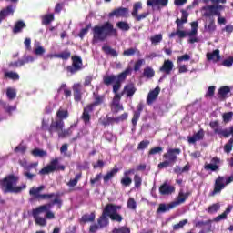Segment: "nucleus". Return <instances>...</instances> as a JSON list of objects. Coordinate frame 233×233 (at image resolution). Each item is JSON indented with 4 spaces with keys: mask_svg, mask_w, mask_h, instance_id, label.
I'll return each instance as SVG.
<instances>
[{
    "mask_svg": "<svg viewBox=\"0 0 233 233\" xmlns=\"http://www.w3.org/2000/svg\"><path fill=\"white\" fill-rule=\"evenodd\" d=\"M93 43L106 41L108 37H117V29L110 22H105L102 25L93 27Z\"/></svg>",
    "mask_w": 233,
    "mask_h": 233,
    "instance_id": "f257e3e1",
    "label": "nucleus"
},
{
    "mask_svg": "<svg viewBox=\"0 0 233 233\" xmlns=\"http://www.w3.org/2000/svg\"><path fill=\"white\" fill-rule=\"evenodd\" d=\"M19 183V177L10 174L0 179V188L4 194H21L26 190V184L15 186Z\"/></svg>",
    "mask_w": 233,
    "mask_h": 233,
    "instance_id": "f03ea898",
    "label": "nucleus"
},
{
    "mask_svg": "<svg viewBox=\"0 0 233 233\" xmlns=\"http://www.w3.org/2000/svg\"><path fill=\"white\" fill-rule=\"evenodd\" d=\"M132 73V68L127 67L122 73L118 74L117 76L112 75H106L103 76V84L106 86H110L113 85V94H117L119 90H121V86L124 81L127 80V76H130Z\"/></svg>",
    "mask_w": 233,
    "mask_h": 233,
    "instance_id": "7ed1b4c3",
    "label": "nucleus"
},
{
    "mask_svg": "<svg viewBox=\"0 0 233 233\" xmlns=\"http://www.w3.org/2000/svg\"><path fill=\"white\" fill-rule=\"evenodd\" d=\"M93 97H94V102L86 105L83 109L81 119L85 123V125H88V123H90V119H92V116H90V114L94 112V107L99 106V105H103L105 101V96L97 95L96 93H93Z\"/></svg>",
    "mask_w": 233,
    "mask_h": 233,
    "instance_id": "20e7f679",
    "label": "nucleus"
},
{
    "mask_svg": "<svg viewBox=\"0 0 233 233\" xmlns=\"http://www.w3.org/2000/svg\"><path fill=\"white\" fill-rule=\"evenodd\" d=\"M181 14V19L177 18L175 22L177 29L176 32L169 34V39L176 37V35H177L179 39H185V37L187 35V31H183L181 28H183V25H185V23H188V12H187L185 9H182Z\"/></svg>",
    "mask_w": 233,
    "mask_h": 233,
    "instance_id": "39448f33",
    "label": "nucleus"
},
{
    "mask_svg": "<svg viewBox=\"0 0 233 233\" xmlns=\"http://www.w3.org/2000/svg\"><path fill=\"white\" fill-rule=\"evenodd\" d=\"M54 205H57L58 208H61V206L63 205V200L61 199L59 193L56 195V198L50 203L42 205V206L33 209L32 210L33 218H39V214H43V212H48V210L50 208H52V207H54Z\"/></svg>",
    "mask_w": 233,
    "mask_h": 233,
    "instance_id": "423d86ee",
    "label": "nucleus"
},
{
    "mask_svg": "<svg viewBox=\"0 0 233 233\" xmlns=\"http://www.w3.org/2000/svg\"><path fill=\"white\" fill-rule=\"evenodd\" d=\"M65 168V165L59 164V158H54L46 167H44L38 174L40 176H47L48 174H54V172H59L60 170L64 172Z\"/></svg>",
    "mask_w": 233,
    "mask_h": 233,
    "instance_id": "0eeeda50",
    "label": "nucleus"
},
{
    "mask_svg": "<svg viewBox=\"0 0 233 233\" xmlns=\"http://www.w3.org/2000/svg\"><path fill=\"white\" fill-rule=\"evenodd\" d=\"M224 181H225V177H221V176L218 177V178L215 180L214 189L209 195L211 196V198H214L216 194H219V192H221V190L225 188L226 185H230V183H233V174L226 179L225 183H223Z\"/></svg>",
    "mask_w": 233,
    "mask_h": 233,
    "instance_id": "6e6552de",
    "label": "nucleus"
},
{
    "mask_svg": "<svg viewBox=\"0 0 233 233\" xmlns=\"http://www.w3.org/2000/svg\"><path fill=\"white\" fill-rule=\"evenodd\" d=\"M210 128H212L214 134H218L220 137H225L226 139L230 137V134H233V126L229 127L228 129H223L219 127V121L215 120L209 123Z\"/></svg>",
    "mask_w": 233,
    "mask_h": 233,
    "instance_id": "1a4fd4ad",
    "label": "nucleus"
},
{
    "mask_svg": "<svg viewBox=\"0 0 233 233\" xmlns=\"http://www.w3.org/2000/svg\"><path fill=\"white\" fill-rule=\"evenodd\" d=\"M106 208L108 209L107 215L111 221H116V223H121V221H123V216L117 213V210H121V206L109 203L106 205Z\"/></svg>",
    "mask_w": 233,
    "mask_h": 233,
    "instance_id": "9d476101",
    "label": "nucleus"
},
{
    "mask_svg": "<svg viewBox=\"0 0 233 233\" xmlns=\"http://www.w3.org/2000/svg\"><path fill=\"white\" fill-rule=\"evenodd\" d=\"M71 60L72 65L66 67V72L74 76V74H77V72L83 70V59H81V56H73Z\"/></svg>",
    "mask_w": 233,
    "mask_h": 233,
    "instance_id": "9b49d317",
    "label": "nucleus"
},
{
    "mask_svg": "<svg viewBox=\"0 0 233 233\" xmlns=\"http://www.w3.org/2000/svg\"><path fill=\"white\" fill-rule=\"evenodd\" d=\"M115 96L111 102V111L113 114H118L121 110H124L123 105H121V97H123V93H114Z\"/></svg>",
    "mask_w": 233,
    "mask_h": 233,
    "instance_id": "f8f14e48",
    "label": "nucleus"
},
{
    "mask_svg": "<svg viewBox=\"0 0 233 233\" xmlns=\"http://www.w3.org/2000/svg\"><path fill=\"white\" fill-rule=\"evenodd\" d=\"M63 128H65V122L63 120H52L48 128L49 137H54V132H56L59 136Z\"/></svg>",
    "mask_w": 233,
    "mask_h": 233,
    "instance_id": "ddd939ff",
    "label": "nucleus"
},
{
    "mask_svg": "<svg viewBox=\"0 0 233 233\" xmlns=\"http://www.w3.org/2000/svg\"><path fill=\"white\" fill-rule=\"evenodd\" d=\"M181 154L179 148H169L167 153L163 155V158L170 162L171 165L177 163V157Z\"/></svg>",
    "mask_w": 233,
    "mask_h": 233,
    "instance_id": "4468645a",
    "label": "nucleus"
},
{
    "mask_svg": "<svg viewBox=\"0 0 233 233\" xmlns=\"http://www.w3.org/2000/svg\"><path fill=\"white\" fill-rule=\"evenodd\" d=\"M35 58L32 56H24L23 59H18L17 61L15 62H10L8 64L9 68H19L20 66H25V65L28 63H34Z\"/></svg>",
    "mask_w": 233,
    "mask_h": 233,
    "instance_id": "2eb2a0df",
    "label": "nucleus"
},
{
    "mask_svg": "<svg viewBox=\"0 0 233 233\" xmlns=\"http://www.w3.org/2000/svg\"><path fill=\"white\" fill-rule=\"evenodd\" d=\"M136 172L135 169H127L124 171L123 177L120 179V184L125 188L130 187L132 185V177H130V174H134Z\"/></svg>",
    "mask_w": 233,
    "mask_h": 233,
    "instance_id": "dca6fc26",
    "label": "nucleus"
},
{
    "mask_svg": "<svg viewBox=\"0 0 233 233\" xmlns=\"http://www.w3.org/2000/svg\"><path fill=\"white\" fill-rule=\"evenodd\" d=\"M219 165H221V158L214 157L211 158V163L204 165V169L218 172V170H219Z\"/></svg>",
    "mask_w": 233,
    "mask_h": 233,
    "instance_id": "f3484780",
    "label": "nucleus"
},
{
    "mask_svg": "<svg viewBox=\"0 0 233 233\" xmlns=\"http://www.w3.org/2000/svg\"><path fill=\"white\" fill-rule=\"evenodd\" d=\"M30 196H34L35 199L41 200V199H52V198H56V194L51 193V194H39V191L37 187H32L29 190Z\"/></svg>",
    "mask_w": 233,
    "mask_h": 233,
    "instance_id": "a211bd4d",
    "label": "nucleus"
},
{
    "mask_svg": "<svg viewBox=\"0 0 233 233\" xmlns=\"http://www.w3.org/2000/svg\"><path fill=\"white\" fill-rule=\"evenodd\" d=\"M143 108H145V105H143V103L140 102L137 106V110L133 112V117L131 119V123L134 128L137 127V122L139 121V117H141V112H143Z\"/></svg>",
    "mask_w": 233,
    "mask_h": 233,
    "instance_id": "6ab92c4d",
    "label": "nucleus"
},
{
    "mask_svg": "<svg viewBox=\"0 0 233 233\" xmlns=\"http://www.w3.org/2000/svg\"><path fill=\"white\" fill-rule=\"evenodd\" d=\"M73 96L76 103H79L83 99V85L81 83L74 84L73 86Z\"/></svg>",
    "mask_w": 233,
    "mask_h": 233,
    "instance_id": "aec40b11",
    "label": "nucleus"
},
{
    "mask_svg": "<svg viewBox=\"0 0 233 233\" xmlns=\"http://www.w3.org/2000/svg\"><path fill=\"white\" fill-rule=\"evenodd\" d=\"M97 224L102 228H105L107 225H110V220L108 219V208L105 207L102 215L97 218Z\"/></svg>",
    "mask_w": 233,
    "mask_h": 233,
    "instance_id": "412c9836",
    "label": "nucleus"
},
{
    "mask_svg": "<svg viewBox=\"0 0 233 233\" xmlns=\"http://www.w3.org/2000/svg\"><path fill=\"white\" fill-rule=\"evenodd\" d=\"M161 87H159V86H157L155 89L149 91L147 97V105H153L157 97H159Z\"/></svg>",
    "mask_w": 233,
    "mask_h": 233,
    "instance_id": "4be33fe9",
    "label": "nucleus"
},
{
    "mask_svg": "<svg viewBox=\"0 0 233 233\" xmlns=\"http://www.w3.org/2000/svg\"><path fill=\"white\" fill-rule=\"evenodd\" d=\"M129 10L127 7H118L109 13V17H128Z\"/></svg>",
    "mask_w": 233,
    "mask_h": 233,
    "instance_id": "5701e85b",
    "label": "nucleus"
},
{
    "mask_svg": "<svg viewBox=\"0 0 233 233\" xmlns=\"http://www.w3.org/2000/svg\"><path fill=\"white\" fill-rule=\"evenodd\" d=\"M136 92H137V88H136L134 83H129L124 86L121 94H123V96L126 94L127 97H134V94H136Z\"/></svg>",
    "mask_w": 233,
    "mask_h": 233,
    "instance_id": "b1692460",
    "label": "nucleus"
},
{
    "mask_svg": "<svg viewBox=\"0 0 233 233\" xmlns=\"http://www.w3.org/2000/svg\"><path fill=\"white\" fill-rule=\"evenodd\" d=\"M205 137V130L203 128L199 129L197 133H195L192 137H187L188 143L192 145L196 144L197 141H201Z\"/></svg>",
    "mask_w": 233,
    "mask_h": 233,
    "instance_id": "393cba45",
    "label": "nucleus"
},
{
    "mask_svg": "<svg viewBox=\"0 0 233 233\" xmlns=\"http://www.w3.org/2000/svg\"><path fill=\"white\" fill-rule=\"evenodd\" d=\"M228 94H230V86H223L219 87L218 93V99L220 101H225V99H228V97H230V95Z\"/></svg>",
    "mask_w": 233,
    "mask_h": 233,
    "instance_id": "a878e982",
    "label": "nucleus"
},
{
    "mask_svg": "<svg viewBox=\"0 0 233 233\" xmlns=\"http://www.w3.org/2000/svg\"><path fill=\"white\" fill-rule=\"evenodd\" d=\"M159 70L168 76L171 74L172 70H174V63L172 60H165Z\"/></svg>",
    "mask_w": 233,
    "mask_h": 233,
    "instance_id": "bb28decb",
    "label": "nucleus"
},
{
    "mask_svg": "<svg viewBox=\"0 0 233 233\" xmlns=\"http://www.w3.org/2000/svg\"><path fill=\"white\" fill-rule=\"evenodd\" d=\"M217 28L216 19L214 17H209L208 23L204 25V30L208 32V34L215 33Z\"/></svg>",
    "mask_w": 233,
    "mask_h": 233,
    "instance_id": "cd10ccee",
    "label": "nucleus"
},
{
    "mask_svg": "<svg viewBox=\"0 0 233 233\" xmlns=\"http://www.w3.org/2000/svg\"><path fill=\"white\" fill-rule=\"evenodd\" d=\"M172 208H176V203L171 202L169 204L161 203L158 206V208L157 209V214L162 213L165 214V212H170Z\"/></svg>",
    "mask_w": 233,
    "mask_h": 233,
    "instance_id": "c85d7f7f",
    "label": "nucleus"
},
{
    "mask_svg": "<svg viewBox=\"0 0 233 233\" xmlns=\"http://www.w3.org/2000/svg\"><path fill=\"white\" fill-rule=\"evenodd\" d=\"M8 15H14V6L8 5L7 7L0 11V24L8 17Z\"/></svg>",
    "mask_w": 233,
    "mask_h": 233,
    "instance_id": "c756f323",
    "label": "nucleus"
},
{
    "mask_svg": "<svg viewBox=\"0 0 233 233\" xmlns=\"http://www.w3.org/2000/svg\"><path fill=\"white\" fill-rule=\"evenodd\" d=\"M176 191V188L167 183L163 184L159 187V192L162 196H168Z\"/></svg>",
    "mask_w": 233,
    "mask_h": 233,
    "instance_id": "7c9ffc66",
    "label": "nucleus"
},
{
    "mask_svg": "<svg viewBox=\"0 0 233 233\" xmlns=\"http://www.w3.org/2000/svg\"><path fill=\"white\" fill-rule=\"evenodd\" d=\"M206 57L208 61H214V63L221 61V55H219V49H216L211 53H207Z\"/></svg>",
    "mask_w": 233,
    "mask_h": 233,
    "instance_id": "2f4dec72",
    "label": "nucleus"
},
{
    "mask_svg": "<svg viewBox=\"0 0 233 233\" xmlns=\"http://www.w3.org/2000/svg\"><path fill=\"white\" fill-rule=\"evenodd\" d=\"M189 196H192V192L188 191L187 193H184V192L180 191L178 193V197L177 198V201H175L173 203H176V207H177V205H181V204L185 203V201H187V199H188Z\"/></svg>",
    "mask_w": 233,
    "mask_h": 233,
    "instance_id": "473e14b6",
    "label": "nucleus"
},
{
    "mask_svg": "<svg viewBox=\"0 0 233 233\" xmlns=\"http://www.w3.org/2000/svg\"><path fill=\"white\" fill-rule=\"evenodd\" d=\"M230 212H232V206L229 205L227 207L226 210L222 214L214 218L213 221H215L216 223H219V221H223V220L227 219V218Z\"/></svg>",
    "mask_w": 233,
    "mask_h": 233,
    "instance_id": "72a5a7b5",
    "label": "nucleus"
},
{
    "mask_svg": "<svg viewBox=\"0 0 233 233\" xmlns=\"http://www.w3.org/2000/svg\"><path fill=\"white\" fill-rule=\"evenodd\" d=\"M102 50L106 56H111L112 57H117V56H119L116 49H113L110 46L106 44L102 46Z\"/></svg>",
    "mask_w": 233,
    "mask_h": 233,
    "instance_id": "f704fd0d",
    "label": "nucleus"
},
{
    "mask_svg": "<svg viewBox=\"0 0 233 233\" xmlns=\"http://www.w3.org/2000/svg\"><path fill=\"white\" fill-rule=\"evenodd\" d=\"M117 172H119V169L117 167H114L109 172H107L103 177L104 183H108V181H111V179H114V177H116V174H117Z\"/></svg>",
    "mask_w": 233,
    "mask_h": 233,
    "instance_id": "c9c22d12",
    "label": "nucleus"
},
{
    "mask_svg": "<svg viewBox=\"0 0 233 233\" xmlns=\"http://www.w3.org/2000/svg\"><path fill=\"white\" fill-rule=\"evenodd\" d=\"M147 6H167L168 0H147Z\"/></svg>",
    "mask_w": 233,
    "mask_h": 233,
    "instance_id": "e433bc0d",
    "label": "nucleus"
},
{
    "mask_svg": "<svg viewBox=\"0 0 233 233\" xmlns=\"http://www.w3.org/2000/svg\"><path fill=\"white\" fill-rule=\"evenodd\" d=\"M96 221V213L92 212L90 215L85 214L80 218V223H94Z\"/></svg>",
    "mask_w": 233,
    "mask_h": 233,
    "instance_id": "4c0bfd02",
    "label": "nucleus"
},
{
    "mask_svg": "<svg viewBox=\"0 0 233 233\" xmlns=\"http://www.w3.org/2000/svg\"><path fill=\"white\" fill-rule=\"evenodd\" d=\"M190 171V164L187 163L186 166L183 167L179 166H176L175 168L173 169V172L177 174V176H181V174L185 172H189Z\"/></svg>",
    "mask_w": 233,
    "mask_h": 233,
    "instance_id": "58836bf2",
    "label": "nucleus"
},
{
    "mask_svg": "<svg viewBox=\"0 0 233 233\" xmlns=\"http://www.w3.org/2000/svg\"><path fill=\"white\" fill-rule=\"evenodd\" d=\"M77 127V124H73L70 126L69 128L67 129H62L58 135V137H61L62 139L65 137H68V136H70L71 134H73V130L72 128Z\"/></svg>",
    "mask_w": 233,
    "mask_h": 233,
    "instance_id": "ea45409f",
    "label": "nucleus"
},
{
    "mask_svg": "<svg viewBox=\"0 0 233 233\" xmlns=\"http://www.w3.org/2000/svg\"><path fill=\"white\" fill-rule=\"evenodd\" d=\"M203 10H205L204 17H208V19H210V17H214L212 15H215L216 5H208L204 7Z\"/></svg>",
    "mask_w": 233,
    "mask_h": 233,
    "instance_id": "a19ab883",
    "label": "nucleus"
},
{
    "mask_svg": "<svg viewBox=\"0 0 233 233\" xmlns=\"http://www.w3.org/2000/svg\"><path fill=\"white\" fill-rule=\"evenodd\" d=\"M23 28H26V24L23 20H19L15 24L13 34H19L23 32Z\"/></svg>",
    "mask_w": 233,
    "mask_h": 233,
    "instance_id": "79ce46f5",
    "label": "nucleus"
},
{
    "mask_svg": "<svg viewBox=\"0 0 233 233\" xmlns=\"http://www.w3.org/2000/svg\"><path fill=\"white\" fill-rule=\"evenodd\" d=\"M81 177H83V173L79 172L75 176V178L70 179L68 181V183L66 184L67 187H69L70 188H74V187H76L77 185V183H79V181L81 180Z\"/></svg>",
    "mask_w": 233,
    "mask_h": 233,
    "instance_id": "37998d69",
    "label": "nucleus"
},
{
    "mask_svg": "<svg viewBox=\"0 0 233 233\" xmlns=\"http://www.w3.org/2000/svg\"><path fill=\"white\" fill-rule=\"evenodd\" d=\"M71 56H72V53H70V51L66 49V50L62 51L61 53L55 55V57H57L58 59H63V61H68V59H70Z\"/></svg>",
    "mask_w": 233,
    "mask_h": 233,
    "instance_id": "c03bdc74",
    "label": "nucleus"
},
{
    "mask_svg": "<svg viewBox=\"0 0 233 233\" xmlns=\"http://www.w3.org/2000/svg\"><path fill=\"white\" fill-rule=\"evenodd\" d=\"M32 156H34V157H46V156H48V154L46 153V151L43 150V149H39V148H35L31 151Z\"/></svg>",
    "mask_w": 233,
    "mask_h": 233,
    "instance_id": "a18cd8bd",
    "label": "nucleus"
},
{
    "mask_svg": "<svg viewBox=\"0 0 233 233\" xmlns=\"http://www.w3.org/2000/svg\"><path fill=\"white\" fill-rule=\"evenodd\" d=\"M114 123H117L116 117L108 116V115H106V118L102 120L101 125L109 127V125H114Z\"/></svg>",
    "mask_w": 233,
    "mask_h": 233,
    "instance_id": "49530a36",
    "label": "nucleus"
},
{
    "mask_svg": "<svg viewBox=\"0 0 233 233\" xmlns=\"http://www.w3.org/2000/svg\"><path fill=\"white\" fill-rule=\"evenodd\" d=\"M111 233H131V229L128 226H120L118 228H114Z\"/></svg>",
    "mask_w": 233,
    "mask_h": 233,
    "instance_id": "de8ad7c7",
    "label": "nucleus"
},
{
    "mask_svg": "<svg viewBox=\"0 0 233 233\" xmlns=\"http://www.w3.org/2000/svg\"><path fill=\"white\" fill-rule=\"evenodd\" d=\"M6 96L9 101H14V99L17 97V91H15L14 88L8 87L6 89Z\"/></svg>",
    "mask_w": 233,
    "mask_h": 233,
    "instance_id": "09e8293b",
    "label": "nucleus"
},
{
    "mask_svg": "<svg viewBox=\"0 0 233 233\" xmlns=\"http://www.w3.org/2000/svg\"><path fill=\"white\" fill-rule=\"evenodd\" d=\"M220 208H221V205L219 203H215L208 207L207 212H208V214H216V212L220 210Z\"/></svg>",
    "mask_w": 233,
    "mask_h": 233,
    "instance_id": "8fccbe9b",
    "label": "nucleus"
},
{
    "mask_svg": "<svg viewBox=\"0 0 233 233\" xmlns=\"http://www.w3.org/2000/svg\"><path fill=\"white\" fill-rule=\"evenodd\" d=\"M49 128H50V126L48 125V121L43 119L41 127H40V130L43 132L45 139H48V137H46L45 134H46V132H48Z\"/></svg>",
    "mask_w": 233,
    "mask_h": 233,
    "instance_id": "3c124183",
    "label": "nucleus"
},
{
    "mask_svg": "<svg viewBox=\"0 0 233 233\" xmlns=\"http://www.w3.org/2000/svg\"><path fill=\"white\" fill-rule=\"evenodd\" d=\"M144 77H147V79H151L156 76V71L152 67H146L143 72Z\"/></svg>",
    "mask_w": 233,
    "mask_h": 233,
    "instance_id": "603ef678",
    "label": "nucleus"
},
{
    "mask_svg": "<svg viewBox=\"0 0 233 233\" xmlns=\"http://www.w3.org/2000/svg\"><path fill=\"white\" fill-rule=\"evenodd\" d=\"M54 19V14H46L42 17V25H50Z\"/></svg>",
    "mask_w": 233,
    "mask_h": 233,
    "instance_id": "864d4df0",
    "label": "nucleus"
},
{
    "mask_svg": "<svg viewBox=\"0 0 233 233\" xmlns=\"http://www.w3.org/2000/svg\"><path fill=\"white\" fill-rule=\"evenodd\" d=\"M56 117L58 120L63 121V119H68V110L58 109L56 112Z\"/></svg>",
    "mask_w": 233,
    "mask_h": 233,
    "instance_id": "5fc2aeb1",
    "label": "nucleus"
},
{
    "mask_svg": "<svg viewBox=\"0 0 233 233\" xmlns=\"http://www.w3.org/2000/svg\"><path fill=\"white\" fill-rule=\"evenodd\" d=\"M116 26L117 28H119V30H122L123 32H128V30H130V25L124 21L117 22Z\"/></svg>",
    "mask_w": 233,
    "mask_h": 233,
    "instance_id": "6e6d98bb",
    "label": "nucleus"
},
{
    "mask_svg": "<svg viewBox=\"0 0 233 233\" xmlns=\"http://www.w3.org/2000/svg\"><path fill=\"white\" fill-rule=\"evenodd\" d=\"M143 8V3L141 2H136L133 5V10L131 12L132 16L139 14V10H141Z\"/></svg>",
    "mask_w": 233,
    "mask_h": 233,
    "instance_id": "4d7b16f0",
    "label": "nucleus"
},
{
    "mask_svg": "<svg viewBox=\"0 0 233 233\" xmlns=\"http://www.w3.org/2000/svg\"><path fill=\"white\" fill-rule=\"evenodd\" d=\"M64 89L65 97H70L72 96V90L66 88V84H62L61 86L58 88V94Z\"/></svg>",
    "mask_w": 233,
    "mask_h": 233,
    "instance_id": "13d9d810",
    "label": "nucleus"
},
{
    "mask_svg": "<svg viewBox=\"0 0 233 233\" xmlns=\"http://www.w3.org/2000/svg\"><path fill=\"white\" fill-rule=\"evenodd\" d=\"M230 136H232V137L224 146V152H226V154H230V152H232V148H233V134H230Z\"/></svg>",
    "mask_w": 233,
    "mask_h": 233,
    "instance_id": "bf43d9fd",
    "label": "nucleus"
},
{
    "mask_svg": "<svg viewBox=\"0 0 233 233\" xmlns=\"http://www.w3.org/2000/svg\"><path fill=\"white\" fill-rule=\"evenodd\" d=\"M150 41H151V44H153L154 46L159 45V43L163 41V35L161 34L155 35L150 37Z\"/></svg>",
    "mask_w": 233,
    "mask_h": 233,
    "instance_id": "052dcab7",
    "label": "nucleus"
},
{
    "mask_svg": "<svg viewBox=\"0 0 233 233\" xmlns=\"http://www.w3.org/2000/svg\"><path fill=\"white\" fill-rule=\"evenodd\" d=\"M5 77H7L8 79H12L13 81H19V74L9 71L5 74Z\"/></svg>",
    "mask_w": 233,
    "mask_h": 233,
    "instance_id": "680f3d73",
    "label": "nucleus"
},
{
    "mask_svg": "<svg viewBox=\"0 0 233 233\" xmlns=\"http://www.w3.org/2000/svg\"><path fill=\"white\" fill-rule=\"evenodd\" d=\"M162 152H163L162 147H155L148 151L147 156L148 157H150L151 156H156V154H162Z\"/></svg>",
    "mask_w": 233,
    "mask_h": 233,
    "instance_id": "e2e57ef3",
    "label": "nucleus"
},
{
    "mask_svg": "<svg viewBox=\"0 0 233 233\" xmlns=\"http://www.w3.org/2000/svg\"><path fill=\"white\" fill-rule=\"evenodd\" d=\"M133 181L135 183V188H141V185H143V178L138 174L134 176Z\"/></svg>",
    "mask_w": 233,
    "mask_h": 233,
    "instance_id": "0e129e2a",
    "label": "nucleus"
},
{
    "mask_svg": "<svg viewBox=\"0 0 233 233\" xmlns=\"http://www.w3.org/2000/svg\"><path fill=\"white\" fill-rule=\"evenodd\" d=\"M188 224V219H183L179 221L177 224L173 225V230H179L185 227V225Z\"/></svg>",
    "mask_w": 233,
    "mask_h": 233,
    "instance_id": "69168bd1",
    "label": "nucleus"
},
{
    "mask_svg": "<svg viewBox=\"0 0 233 233\" xmlns=\"http://www.w3.org/2000/svg\"><path fill=\"white\" fill-rule=\"evenodd\" d=\"M135 54H140L137 48H128L123 52V56L130 57V56H134Z\"/></svg>",
    "mask_w": 233,
    "mask_h": 233,
    "instance_id": "338daca9",
    "label": "nucleus"
},
{
    "mask_svg": "<svg viewBox=\"0 0 233 233\" xmlns=\"http://www.w3.org/2000/svg\"><path fill=\"white\" fill-rule=\"evenodd\" d=\"M233 112L229 111L222 115V119L225 123H230L232 121Z\"/></svg>",
    "mask_w": 233,
    "mask_h": 233,
    "instance_id": "774afa93",
    "label": "nucleus"
}]
</instances>
